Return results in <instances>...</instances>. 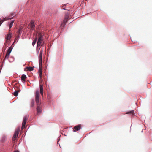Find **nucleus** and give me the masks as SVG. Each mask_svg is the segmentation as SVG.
Listing matches in <instances>:
<instances>
[{"instance_id": "1", "label": "nucleus", "mask_w": 152, "mask_h": 152, "mask_svg": "<svg viewBox=\"0 0 152 152\" xmlns=\"http://www.w3.org/2000/svg\"><path fill=\"white\" fill-rule=\"evenodd\" d=\"M42 50L40 51V53L39 57V77L40 78L42 77Z\"/></svg>"}, {"instance_id": "2", "label": "nucleus", "mask_w": 152, "mask_h": 152, "mask_svg": "<svg viewBox=\"0 0 152 152\" xmlns=\"http://www.w3.org/2000/svg\"><path fill=\"white\" fill-rule=\"evenodd\" d=\"M35 101L36 103L39 104V97L40 96L39 91V90H37L35 93Z\"/></svg>"}, {"instance_id": "3", "label": "nucleus", "mask_w": 152, "mask_h": 152, "mask_svg": "<svg viewBox=\"0 0 152 152\" xmlns=\"http://www.w3.org/2000/svg\"><path fill=\"white\" fill-rule=\"evenodd\" d=\"M19 132H20V129H18L15 130V133L14 134L13 137V138H12L13 141H15V140L16 138H17L18 135V134Z\"/></svg>"}, {"instance_id": "4", "label": "nucleus", "mask_w": 152, "mask_h": 152, "mask_svg": "<svg viewBox=\"0 0 152 152\" xmlns=\"http://www.w3.org/2000/svg\"><path fill=\"white\" fill-rule=\"evenodd\" d=\"M13 49V48L12 46H10V48H9L8 50L6 55L5 57V58L8 59L10 56V53H11L12 49Z\"/></svg>"}, {"instance_id": "5", "label": "nucleus", "mask_w": 152, "mask_h": 152, "mask_svg": "<svg viewBox=\"0 0 152 152\" xmlns=\"http://www.w3.org/2000/svg\"><path fill=\"white\" fill-rule=\"evenodd\" d=\"M28 119V117L27 116H26L24 117L23 119V122L22 124V126L21 129H23L25 128V126L26 125V123L27 121V120Z\"/></svg>"}, {"instance_id": "6", "label": "nucleus", "mask_w": 152, "mask_h": 152, "mask_svg": "<svg viewBox=\"0 0 152 152\" xmlns=\"http://www.w3.org/2000/svg\"><path fill=\"white\" fill-rule=\"evenodd\" d=\"M82 128L81 125V124H79L75 126L73 128V132H75L77 131L80 130Z\"/></svg>"}, {"instance_id": "7", "label": "nucleus", "mask_w": 152, "mask_h": 152, "mask_svg": "<svg viewBox=\"0 0 152 152\" xmlns=\"http://www.w3.org/2000/svg\"><path fill=\"white\" fill-rule=\"evenodd\" d=\"M39 105V104H37V112L38 115H39L42 112L41 108L40 107Z\"/></svg>"}, {"instance_id": "8", "label": "nucleus", "mask_w": 152, "mask_h": 152, "mask_svg": "<svg viewBox=\"0 0 152 152\" xmlns=\"http://www.w3.org/2000/svg\"><path fill=\"white\" fill-rule=\"evenodd\" d=\"M38 37H39V38L37 42H39V43L41 44L43 40L42 35L41 33H39L38 34Z\"/></svg>"}, {"instance_id": "9", "label": "nucleus", "mask_w": 152, "mask_h": 152, "mask_svg": "<svg viewBox=\"0 0 152 152\" xmlns=\"http://www.w3.org/2000/svg\"><path fill=\"white\" fill-rule=\"evenodd\" d=\"M34 21L32 20H31L30 23V27L31 31H33L34 30V28L35 27V25L34 24Z\"/></svg>"}, {"instance_id": "10", "label": "nucleus", "mask_w": 152, "mask_h": 152, "mask_svg": "<svg viewBox=\"0 0 152 152\" xmlns=\"http://www.w3.org/2000/svg\"><path fill=\"white\" fill-rule=\"evenodd\" d=\"M26 76L24 74H23L21 76V80L24 83L26 81Z\"/></svg>"}, {"instance_id": "11", "label": "nucleus", "mask_w": 152, "mask_h": 152, "mask_svg": "<svg viewBox=\"0 0 152 152\" xmlns=\"http://www.w3.org/2000/svg\"><path fill=\"white\" fill-rule=\"evenodd\" d=\"M11 37V34L10 33H8L6 37V40L9 41L10 40Z\"/></svg>"}, {"instance_id": "12", "label": "nucleus", "mask_w": 152, "mask_h": 152, "mask_svg": "<svg viewBox=\"0 0 152 152\" xmlns=\"http://www.w3.org/2000/svg\"><path fill=\"white\" fill-rule=\"evenodd\" d=\"M20 89H18V90H16L15 91L14 93H13V95L15 96H17L18 95V92H20Z\"/></svg>"}, {"instance_id": "13", "label": "nucleus", "mask_w": 152, "mask_h": 152, "mask_svg": "<svg viewBox=\"0 0 152 152\" xmlns=\"http://www.w3.org/2000/svg\"><path fill=\"white\" fill-rule=\"evenodd\" d=\"M40 94H41L42 96H43V88L42 86L40 85Z\"/></svg>"}, {"instance_id": "14", "label": "nucleus", "mask_w": 152, "mask_h": 152, "mask_svg": "<svg viewBox=\"0 0 152 152\" xmlns=\"http://www.w3.org/2000/svg\"><path fill=\"white\" fill-rule=\"evenodd\" d=\"M37 37H36L35 38V39L33 40V42H32V45H33V46H34L36 44V41L37 40Z\"/></svg>"}, {"instance_id": "15", "label": "nucleus", "mask_w": 152, "mask_h": 152, "mask_svg": "<svg viewBox=\"0 0 152 152\" xmlns=\"http://www.w3.org/2000/svg\"><path fill=\"white\" fill-rule=\"evenodd\" d=\"M69 13H66L65 15L64 19L68 20L69 17Z\"/></svg>"}, {"instance_id": "16", "label": "nucleus", "mask_w": 152, "mask_h": 152, "mask_svg": "<svg viewBox=\"0 0 152 152\" xmlns=\"http://www.w3.org/2000/svg\"><path fill=\"white\" fill-rule=\"evenodd\" d=\"M26 69L28 71H31L33 70V68L32 67H27Z\"/></svg>"}, {"instance_id": "17", "label": "nucleus", "mask_w": 152, "mask_h": 152, "mask_svg": "<svg viewBox=\"0 0 152 152\" xmlns=\"http://www.w3.org/2000/svg\"><path fill=\"white\" fill-rule=\"evenodd\" d=\"M67 20H67L66 19H64L63 20V22L61 24V26H64L65 25L67 21Z\"/></svg>"}, {"instance_id": "18", "label": "nucleus", "mask_w": 152, "mask_h": 152, "mask_svg": "<svg viewBox=\"0 0 152 152\" xmlns=\"http://www.w3.org/2000/svg\"><path fill=\"white\" fill-rule=\"evenodd\" d=\"M14 21H12L11 23H10V27H9V28H10V29L12 27V26H13V23H14Z\"/></svg>"}, {"instance_id": "19", "label": "nucleus", "mask_w": 152, "mask_h": 152, "mask_svg": "<svg viewBox=\"0 0 152 152\" xmlns=\"http://www.w3.org/2000/svg\"><path fill=\"white\" fill-rule=\"evenodd\" d=\"M41 45H41V44L39 43V42H37V49L38 47H39Z\"/></svg>"}, {"instance_id": "20", "label": "nucleus", "mask_w": 152, "mask_h": 152, "mask_svg": "<svg viewBox=\"0 0 152 152\" xmlns=\"http://www.w3.org/2000/svg\"><path fill=\"white\" fill-rule=\"evenodd\" d=\"M134 111H131L129 112H128V113H130L132 115L134 114Z\"/></svg>"}, {"instance_id": "21", "label": "nucleus", "mask_w": 152, "mask_h": 152, "mask_svg": "<svg viewBox=\"0 0 152 152\" xmlns=\"http://www.w3.org/2000/svg\"><path fill=\"white\" fill-rule=\"evenodd\" d=\"M8 42V41H7V40H6L4 44V45L5 46H7V43Z\"/></svg>"}, {"instance_id": "22", "label": "nucleus", "mask_w": 152, "mask_h": 152, "mask_svg": "<svg viewBox=\"0 0 152 152\" xmlns=\"http://www.w3.org/2000/svg\"><path fill=\"white\" fill-rule=\"evenodd\" d=\"M15 13H12L11 14L10 16H11L12 17H13L14 15H15Z\"/></svg>"}, {"instance_id": "23", "label": "nucleus", "mask_w": 152, "mask_h": 152, "mask_svg": "<svg viewBox=\"0 0 152 152\" xmlns=\"http://www.w3.org/2000/svg\"><path fill=\"white\" fill-rule=\"evenodd\" d=\"M4 20H0V26L1 25L2 23L3 22Z\"/></svg>"}, {"instance_id": "24", "label": "nucleus", "mask_w": 152, "mask_h": 152, "mask_svg": "<svg viewBox=\"0 0 152 152\" xmlns=\"http://www.w3.org/2000/svg\"><path fill=\"white\" fill-rule=\"evenodd\" d=\"M5 140V137H3V139H2V141L3 142H4V141Z\"/></svg>"}, {"instance_id": "25", "label": "nucleus", "mask_w": 152, "mask_h": 152, "mask_svg": "<svg viewBox=\"0 0 152 152\" xmlns=\"http://www.w3.org/2000/svg\"><path fill=\"white\" fill-rule=\"evenodd\" d=\"M14 152H19V151H14Z\"/></svg>"}, {"instance_id": "26", "label": "nucleus", "mask_w": 152, "mask_h": 152, "mask_svg": "<svg viewBox=\"0 0 152 152\" xmlns=\"http://www.w3.org/2000/svg\"><path fill=\"white\" fill-rule=\"evenodd\" d=\"M34 104V101H33V103H32V106H33V105Z\"/></svg>"}, {"instance_id": "27", "label": "nucleus", "mask_w": 152, "mask_h": 152, "mask_svg": "<svg viewBox=\"0 0 152 152\" xmlns=\"http://www.w3.org/2000/svg\"><path fill=\"white\" fill-rule=\"evenodd\" d=\"M34 104V101H33V103H32V106H33V105Z\"/></svg>"}, {"instance_id": "28", "label": "nucleus", "mask_w": 152, "mask_h": 152, "mask_svg": "<svg viewBox=\"0 0 152 152\" xmlns=\"http://www.w3.org/2000/svg\"><path fill=\"white\" fill-rule=\"evenodd\" d=\"M63 9L64 10H66V9L64 8H63Z\"/></svg>"}, {"instance_id": "29", "label": "nucleus", "mask_w": 152, "mask_h": 152, "mask_svg": "<svg viewBox=\"0 0 152 152\" xmlns=\"http://www.w3.org/2000/svg\"><path fill=\"white\" fill-rule=\"evenodd\" d=\"M12 18H9L8 19V20H9V19H11Z\"/></svg>"}, {"instance_id": "30", "label": "nucleus", "mask_w": 152, "mask_h": 152, "mask_svg": "<svg viewBox=\"0 0 152 152\" xmlns=\"http://www.w3.org/2000/svg\"><path fill=\"white\" fill-rule=\"evenodd\" d=\"M66 4H65V5H64L63 6H64V5H66Z\"/></svg>"}, {"instance_id": "31", "label": "nucleus", "mask_w": 152, "mask_h": 152, "mask_svg": "<svg viewBox=\"0 0 152 152\" xmlns=\"http://www.w3.org/2000/svg\"><path fill=\"white\" fill-rule=\"evenodd\" d=\"M20 29L19 30V32H20Z\"/></svg>"}]
</instances>
